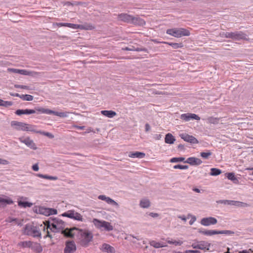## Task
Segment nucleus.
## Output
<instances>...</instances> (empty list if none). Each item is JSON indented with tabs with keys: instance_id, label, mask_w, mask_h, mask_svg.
Segmentation results:
<instances>
[{
	"instance_id": "1",
	"label": "nucleus",
	"mask_w": 253,
	"mask_h": 253,
	"mask_svg": "<svg viewBox=\"0 0 253 253\" xmlns=\"http://www.w3.org/2000/svg\"><path fill=\"white\" fill-rule=\"evenodd\" d=\"M65 231L67 237L78 240L80 244L84 247H87L93 238L92 234L87 230L74 227L69 230L66 229Z\"/></svg>"
},
{
	"instance_id": "2",
	"label": "nucleus",
	"mask_w": 253,
	"mask_h": 253,
	"mask_svg": "<svg viewBox=\"0 0 253 253\" xmlns=\"http://www.w3.org/2000/svg\"><path fill=\"white\" fill-rule=\"evenodd\" d=\"M38 112L41 114H53L55 116L61 118H66L68 117L69 113L67 112H57L48 109H45L41 107H36L35 109H18L15 112L17 115L20 116L23 114L29 115L34 114Z\"/></svg>"
},
{
	"instance_id": "3",
	"label": "nucleus",
	"mask_w": 253,
	"mask_h": 253,
	"mask_svg": "<svg viewBox=\"0 0 253 253\" xmlns=\"http://www.w3.org/2000/svg\"><path fill=\"white\" fill-rule=\"evenodd\" d=\"M41 227L40 226H35L34 225L27 224L25 225L24 228V234L30 236L34 238H42V234L41 232Z\"/></svg>"
},
{
	"instance_id": "4",
	"label": "nucleus",
	"mask_w": 253,
	"mask_h": 253,
	"mask_svg": "<svg viewBox=\"0 0 253 253\" xmlns=\"http://www.w3.org/2000/svg\"><path fill=\"white\" fill-rule=\"evenodd\" d=\"M166 33L175 38H181L183 36H189L190 33L189 30L184 28H174L168 29Z\"/></svg>"
},
{
	"instance_id": "5",
	"label": "nucleus",
	"mask_w": 253,
	"mask_h": 253,
	"mask_svg": "<svg viewBox=\"0 0 253 253\" xmlns=\"http://www.w3.org/2000/svg\"><path fill=\"white\" fill-rule=\"evenodd\" d=\"M92 223L96 228L101 231H110L113 229V227L111 223L105 220H100L96 218H93Z\"/></svg>"
},
{
	"instance_id": "6",
	"label": "nucleus",
	"mask_w": 253,
	"mask_h": 253,
	"mask_svg": "<svg viewBox=\"0 0 253 253\" xmlns=\"http://www.w3.org/2000/svg\"><path fill=\"white\" fill-rule=\"evenodd\" d=\"M41 229L43 230L48 229V228L53 232H59L61 229H58L59 227H57L54 222L51 221V219L46 221L44 225L41 224L40 225Z\"/></svg>"
},
{
	"instance_id": "7",
	"label": "nucleus",
	"mask_w": 253,
	"mask_h": 253,
	"mask_svg": "<svg viewBox=\"0 0 253 253\" xmlns=\"http://www.w3.org/2000/svg\"><path fill=\"white\" fill-rule=\"evenodd\" d=\"M234 41L247 40L248 36L243 31L231 32V38Z\"/></svg>"
},
{
	"instance_id": "8",
	"label": "nucleus",
	"mask_w": 253,
	"mask_h": 253,
	"mask_svg": "<svg viewBox=\"0 0 253 253\" xmlns=\"http://www.w3.org/2000/svg\"><path fill=\"white\" fill-rule=\"evenodd\" d=\"M19 140L23 143H24L27 147L30 148L33 150H36L37 147L34 141L28 137L26 138L20 137L18 138Z\"/></svg>"
},
{
	"instance_id": "9",
	"label": "nucleus",
	"mask_w": 253,
	"mask_h": 253,
	"mask_svg": "<svg viewBox=\"0 0 253 253\" xmlns=\"http://www.w3.org/2000/svg\"><path fill=\"white\" fill-rule=\"evenodd\" d=\"M217 219L213 217H208L203 218L201 220V224L205 226H208L211 225H215L217 223Z\"/></svg>"
},
{
	"instance_id": "10",
	"label": "nucleus",
	"mask_w": 253,
	"mask_h": 253,
	"mask_svg": "<svg viewBox=\"0 0 253 253\" xmlns=\"http://www.w3.org/2000/svg\"><path fill=\"white\" fill-rule=\"evenodd\" d=\"M179 136L185 141L191 144H198L199 143V141L194 136L188 134L181 133L180 134Z\"/></svg>"
},
{
	"instance_id": "11",
	"label": "nucleus",
	"mask_w": 253,
	"mask_h": 253,
	"mask_svg": "<svg viewBox=\"0 0 253 253\" xmlns=\"http://www.w3.org/2000/svg\"><path fill=\"white\" fill-rule=\"evenodd\" d=\"M180 118L185 122H188L191 120L197 121L200 120V118L198 115L192 113L182 114L180 115Z\"/></svg>"
},
{
	"instance_id": "12",
	"label": "nucleus",
	"mask_w": 253,
	"mask_h": 253,
	"mask_svg": "<svg viewBox=\"0 0 253 253\" xmlns=\"http://www.w3.org/2000/svg\"><path fill=\"white\" fill-rule=\"evenodd\" d=\"M192 247L194 249L208 250L210 247V244L207 242L202 241L193 243Z\"/></svg>"
},
{
	"instance_id": "13",
	"label": "nucleus",
	"mask_w": 253,
	"mask_h": 253,
	"mask_svg": "<svg viewBox=\"0 0 253 253\" xmlns=\"http://www.w3.org/2000/svg\"><path fill=\"white\" fill-rule=\"evenodd\" d=\"M76 250V246L74 241H67L66 243L64 253H73Z\"/></svg>"
},
{
	"instance_id": "14",
	"label": "nucleus",
	"mask_w": 253,
	"mask_h": 253,
	"mask_svg": "<svg viewBox=\"0 0 253 253\" xmlns=\"http://www.w3.org/2000/svg\"><path fill=\"white\" fill-rule=\"evenodd\" d=\"M11 126L17 130H24L26 123L16 121H12L10 123Z\"/></svg>"
},
{
	"instance_id": "15",
	"label": "nucleus",
	"mask_w": 253,
	"mask_h": 253,
	"mask_svg": "<svg viewBox=\"0 0 253 253\" xmlns=\"http://www.w3.org/2000/svg\"><path fill=\"white\" fill-rule=\"evenodd\" d=\"M98 199L105 201L107 204L114 206L117 208L119 207V204L112 199L105 195H101L98 197Z\"/></svg>"
},
{
	"instance_id": "16",
	"label": "nucleus",
	"mask_w": 253,
	"mask_h": 253,
	"mask_svg": "<svg viewBox=\"0 0 253 253\" xmlns=\"http://www.w3.org/2000/svg\"><path fill=\"white\" fill-rule=\"evenodd\" d=\"M98 199L105 201L107 204L114 206L117 208L119 207V204L112 199L105 195H101L98 197Z\"/></svg>"
},
{
	"instance_id": "17",
	"label": "nucleus",
	"mask_w": 253,
	"mask_h": 253,
	"mask_svg": "<svg viewBox=\"0 0 253 253\" xmlns=\"http://www.w3.org/2000/svg\"><path fill=\"white\" fill-rule=\"evenodd\" d=\"M130 24L136 26H143L145 25L146 23L144 19L139 16L134 17L132 16Z\"/></svg>"
},
{
	"instance_id": "18",
	"label": "nucleus",
	"mask_w": 253,
	"mask_h": 253,
	"mask_svg": "<svg viewBox=\"0 0 253 253\" xmlns=\"http://www.w3.org/2000/svg\"><path fill=\"white\" fill-rule=\"evenodd\" d=\"M132 15L127 13H121L118 15L119 20L130 24Z\"/></svg>"
},
{
	"instance_id": "19",
	"label": "nucleus",
	"mask_w": 253,
	"mask_h": 253,
	"mask_svg": "<svg viewBox=\"0 0 253 253\" xmlns=\"http://www.w3.org/2000/svg\"><path fill=\"white\" fill-rule=\"evenodd\" d=\"M184 163H188L190 165H196L198 166L202 163V161L201 159L195 158V157H189L188 158Z\"/></svg>"
},
{
	"instance_id": "20",
	"label": "nucleus",
	"mask_w": 253,
	"mask_h": 253,
	"mask_svg": "<svg viewBox=\"0 0 253 253\" xmlns=\"http://www.w3.org/2000/svg\"><path fill=\"white\" fill-rule=\"evenodd\" d=\"M100 249L104 252H106L107 253H115V250L114 247L110 246V245L104 243L102 245L101 247L100 248Z\"/></svg>"
},
{
	"instance_id": "21",
	"label": "nucleus",
	"mask_w": 253,
	"mask_h": 253,
	"mask_svg": "<svg viewBox=\"0 0 253 253\" xmlns=\"http://www.w3.org/2000/svg\"><path fill=\"white\" fill-rule=\"evenodd\" d=\"M30 248L37 253H41L42 251V247L37 242H32Z\"/></svg>"
},
{
	"instance_id": "22",
	"label": "nucleus",
	"mask_w": 253,
	"mask_h": 253,
	"mask_svg": "<svg viewBox=\"0 0 253 253\" xmlns=\"http://www.w3.org/2000/svg\"><path fill=\"white\" fill-rule=\"evenodd\" d=\"M51 221L55 223L59 229H63L65 227L64 222L58 218H50Z\"/></svg>"
},
{
	"instance_id": "23",
	"label": "nucleus",
	"mask_w": 253,
	"mask_h": 253,
	"mask_svg": "<svg viewBox=\"0 0 253 253\" xmlns=\"http://www.w3.org/2000/svg\"><path fill=\"white\" fill-rule=\"evenodd\" d=\"M199 232L204 235L210 236H212L213 235L219 234L218 231L216 230H206L200 229Z\"/></svg>"
},
{
	"instance_id": "24",
	"label": "nucleus",
	"mask_w": 253,
	"mask_h": 253,
	"mask_svg": "<svg viewBox=\"0 0 253 253\" xmlns=\"http://www.w3.org/2000/svg\"><path fill=\"white\" fill-rule=\"evenodd\" d=\"M175 140L174 136L170 133H167L165 136V142L167 144H173Z\"/></svg>"
},
{
	"instance_id": "25",
	"label": "nucleus",
	"mask_w": 253,
	"mask_h": 253,
	"mask_svg": "<svg viewBox=\"0 0 253 253\" xmlns=\"http://www.w3.org/2000/svg\"><path fill=\"white\" fill-rule=\"evenodd\" d=\"M123 50H128V51H144L146 52H148V49L146 48H135L133 46H130L129 47H126L125 48H122Z\"/></svg>"
},
{
	"instance_id": "26",
	"label": "nucleus",
	"mask_w": 253,
	"mask_h": 253,
	"mask_svg": "<svg viewBox=\"0 0 253 253\" xmlns=\"http://www.w3.org/2000/svg\"><path fill=\"white\" fill-rule=\"evenodd\" d=\"M149 244L151 246L155 248H160L167 247V245L163 243L157 242L154 240H152L149 242Z\"/></svg>"
},
{
	"instance_id": "27",
	"label": "nucleus",
	"mask_w": 253,
	"mask_h": 253,
	"mask_svg": "<svg viewBox=\"0 0 253 253\" xmlns=\"http://www.w3.org/2000/svg\"><path fill=\"white\" fill-rule=\"evenodd\" d=\"M145 156V154L140 152H131L128 154V156L130 158H143Z\"/></svg>"
},
{
	"instance_id": "28",
	"label": "nucleus",
	"mask_w": 253,
	"mask_h": 253,
	"mask_svg": "<svg viewBox=\"0 0 253 253\" xmlns=\"http://www.w3.org/2000/svg\"><path fill=\"white\" fill-rule=\"evenodd\" d=\"M101 114L109 118H112L116 115V113L112 110H102L101 111Z\"/></svg>"
},
{
	"instance_id": "29",
	"label": "nucleus",
	"mask_w": 253,
	"mask_h": 253,
	"mask_svg": "<svg viewBox=\"0 0 253 253\" xmlns=\"http://www.w3.org/2000/svg\"><path fill=\"white\" fill-rule=\"evenodd\" d=\"M226 175L227 178L233 181V182L235 184H238L239 183V180L236 177L234 173L233 172H229L226 173Z\"/></svg>"
},
{
	"instance_id": "30",
	"label": "nucleus",
	"mask_w": 253,
	"mask_h": 253,
	"mask_svg": "<svg viewBox=\"0 0 253 253\" xmlns=\"http://www.w3.org/2000/svg\"><path fill=\"white\" fill-rule=\"evenodd\" d=\"M13 203V201L10 198H4L0 196V204L1 205H11Z\"/></svg>"
},
{
	"instance_id": "31",
	"label": "nucleus",
	"mask_w": 253,
	"mask_h": 253,
	"mask_svg": "<svg viewBox=\"0 0 253 253\" xmlns=\"http://www.w3.org/2000/svg\"><path fill=\"white\" fill-rule=\"evenodd\" d=\"M163 43L171 46L173 49H178L179 48H182L183 46V44L181 42L176 43V42H163Z\"/></svg>"
},
{
	"instance_id": "32",
	"label": "nucleus",
	"mask_w": 253,
	"mask_h": 253,
	"mask_svg": "<svg viewBox=\"0 0 253 253\" xmlns=\"http://www.w3.org/2000/svg\"><path fill=\"white\" fill-rule=\"evenodd\" d=\"M140 207L142 208H148L150 206V202L147 199H142L139 203Z\"/></svg>"
},
{
	"instance_id": "33",
	"label": "nucleus",
	"mask_w": 253,
	"mask_h": 253,
	"mask_svg": "<svg viewBox=\"0 0 253 253\" xmlns=\"http://www.w3.org/2000/svg\"><path fill=\"white\" fill-rule=\"evenodd\" d=\"M31 244H32V241H26L23 242H20L18 244V246L22 248H30Z\"/></svg>"
},
{
	"instance_id": "34",
	"label": "nucleus",
	"mask_w": 253,
	"mask_h": 253,
	"mask_svg": "<svg viewBox=\"0 0 253 253\" xmlns=\"http://www.w3.org/2000/svg\"><path fill=\"white\" fill-rule=\"evenodd\" d=\"M36 175L40 178H44V179H47L49 180H56L58 179V177L57 176H50L47 175L46 174H37Z\"/></svg>"
},
{
	"instance_id": "35",
	"label": "nucleus",
	"mask_w": 253,
	"mask_h": 253,
	"mask_svg": "<svg viewBox=\"0 0 253 253\" xmlns=\"http://www.w3.org/2000/svg\"><path fill=\"white\" fill-rule=\"evenodd\" d=\"M39 211L38 212L40 214H43L45 216H48V211H49V208H45L43 207H40L39 208Z\"/></svg>"
},
{
	"instance_id": "36",
	"label": "nucleus",
	"mask_w": 253,
	"mask_h": 253,
	"mask_svg": "<svg viewBox=\"0 0 253 253\" xmlns=\"http://www.w3.org/2000/svg\"><path fill=\"white\" fill-rule=\"evenodd\" d=\"M19 74L23 75L34 76L35 75L38 74V73L29 71L24 69H20V71H19Z\"/></svg>"
},
{
	"instance_id": "37",
	"label": "nucleus",
	"mask_w": 253,
	"mask_h": 253,
	"mask_svg": "<svg viewBox=\"0 0 253 253\" xmlns=\"http://www.w3.org/2000/svg\"><path fill=\"white\" fill-rule=\"evenodd\" d=\"M35 127L36 126H35L26 124L24 131H31L37 133L38 131L35 129Z\"/></svg>"
},
{
	"instance_id": "38",
	"label": "nucleus",
	"mask_w": 253,
	"mask_h": 253,
	"mask_svg": "<svg viewBox=\"0 0 253 253\" xmlns=\"http://www.w3.org/2000/svg\"><path fill=\"white\" fill-rule=\"evenodd\" d=\"M220 119L219 118H215L213 117H210L207 118V121L210 124H217L219 122Z\"/></svg>"
},
{
	"instance_id": "39",
	"label": "nucleus",
	"mask_w": 253,
	"mask_h": 253,
	"mask_svg": "<svg viewBox=\"0 0 253 253\" xmlns=\"http://www.w3.org/2000/svg\"><path fill=\"white\" fill-rule=\"evenodd\" d=\"M75 211L73 210H70L68 211L67 212H65L63 213L62 215L63 216L67 217L72 219H74V214H75Z\"/></svg>"
},
{
	"instance_id": "40",
	"label": "nucleus",
	"mask_w": 253,
	"mask_h": 253,
	"mask_svg": "<svg viewBox=\"0 0 253 253\" xmlns=\"http://www.w3.org/2000/svg\"><path fill=\"white\" fill-rule=\"evenodd\" d=\"M18 205L24 208L31 207L32 206V203L26 201H19L18 202Z\"/></svg>"
},
{
	"instance_id": "41",
	"label": "nucleus",
	"mask_w": 253,
	"mask_h": 253,
	"mask_svg": "<svg viewBox=\"0 0 253 253\" xmlns=\"http://www.w3.org/2000/svg\"><path fill=\"white\" fill-rule=\"evenodd\" d=\"M221 173V170L216 168H211V169L210 175L212 176H217Z\"/></svg>"
},
{
	"instance_id": "42",
	"label": "nucleus",
	"mask_w": 253,
	"mask_h": 253,
	"mask_svg": "<svg viewBox=\"0 0 253 253\" xmlns=\"http://www.w3.org/2000/svg\"><path fill=\"white\" fill-rule=\"evenodd\" d=\"M234 206H235L238 207L246 208V207H249L250 205L247 203H244V202H240V201H234Z\"/></svg>"
},
{
	"instance_id": "43",
	"label": "nucleus",
	"mask_w": 253,
	"mask_h": 253,
	"mask_svg": "<svg viewBox=\"0 0 253 253\" xmlns=\"http://www.w3.org/2000/svg\"><path fill=\"white\" fill-rule=\"evenodd\" d=\"M217 203L223 204L224 205H232L234 206V201L227 200H221L217 201Z\"/></svg>"
},
{
	"instance_id": "44",
	"label": "nucleus",
	"mask_w": 253,
	"mask_h": 253,
	"mask_svg": "<svg viewBox=\"0 0 253 253\" xmlns=\"http://www.w3.org/2000/svg\"><path fill=\"white\" fill-rule=\"evenodd\" d=\"M20 98L23 100L26 101H32L34 99V97L29 94H21Z\"/></svg>"
},
{
	"instance_id": "45",
	"label": "nucleus",
	"mask_w": 253,
	"mask_h": 253,
	"mask_svg": "<svg viewBox=\"0 0 253 253\" xmlns=\"http://www.w3.org/2000/svg\"><path fill=\"white\" fill-rule=\"evenodd\" d=\"M218 233L219 234H225L229 236H232L235 234L234 231L228 230L218 231Z\"/></svg>"
},
{
	"instance_id": "46",
	"label": "nucleus",
	"mask_w": 253,
	"mask_h": 253,
	"mask_svg": "<svg viewBox=\"0 0 253 253\" xmlns=\"http://www.w3.org/2000/svg\"><path fill=\"white\" fill-rule=\"evenodd\" d=\"M167 242L168 243V244H173L175 246H181L182 244H183V242L182 241H172V240H169V238H168L166 240Z\"/></svg>"
},
{
	"instance_id": "47",
	"label": "nucleus",
	"mask_w": 253,
	"mask_h": 253,
	"mask_svg": "<svg viewBox=\"0 0 253 253\" xmlns=\"http://www.w3.org/2000/svg\"><path fill=\"white\" fill-rule=\"evenodd\" d=\"M80 25L78 24H75L70 23H66V27L73 29H79L80 27Z\"/></svg>"
},
{
	"instance_id": "48",
	"label": "nucleus",
	"mask_w": 253,
	"mask_h": 253,
	"mask_svg": "<svg viewBox=\"0 0 253 253\" xmlns=\"http://www.w3.org/2000/svg\"><path fill=\"white\" fill-rule=\"evenodd\" d=\"M12 105L13 102L12 101H4L3 100H1V106L8 107L9 106H12Z\"/></svg>"
},
{
	"instance_id": "49",
	"label": "nucleus",
	"mask_w": 253,
	"mask_h": 253,
	"mask_svg": "<svg viewBox=\"0 0 253 253\" xmlns=\"http://www.w3.org/2000/svg\"><path fill=\"white\" fill-rule=\"evenodd\" d=\"M185 160V158L183 157H174L170 159V162L171 163H177L178 162H183Z\"/></svg>"
},
{
	"instance_id": "50",
	"label": "nucleus",
	"mask_w": 253,
	"mask_h": 253,
	"mask_svg": "<svg viewBox=\"0 0 253 253\" xmlns=\"http://www.w3.org/2000/svg\"><path fill=\"white\" fill-rule=\"evenodd\" d=\"M37 133L46 136L50 138H53L54 137V135L52 133L48 132L39 131H37Z\"/></svg>"
},
{
	"instance_id": "51",
	"label": "nucleus",
	"mask_w": 253,
	"mask_h": 253,
	"mask_svg": "<svg viewBox=\"0 0 253 253\" xmlns=\"http://www.w3.org/2000/svg\"><path fill=\"white\" fill-rule=\"evenodd\" d=\"M75 220L83 221V218L81 214L77 212H75L74 214V219Z\"/></svg>"
},
{
	"instance_id": "52",
	"label": "nucleus",
	"mask_w": 253,
	"mask_h": 253,
	"mask_svg": "<svg viewBox=\"0 0 253 253\" xmlns=\"http://www.w3.org/2000/svg\"><path fill=\"white\" fill-rule=\"evenodd\" d=\"M212 153L209 151L207 152H201L200 153L201 156L204 159H208L210 156L211 155Z\"/></svg>"
},
{
	"instance_id": "53",
	"label": "nucleus",
	"mask_w": 253,
	"mask_h": 253,
	"mask_svg": "<svg viewBox=\"0 0 253 253\" xmlns=\"http://www.w3.org/2000/svg\"><path fill=\"white\" fill-rule=\"evenodd\" d=\"M220 36L222 38H231V32H221L220 33Z\"/></svg>"
},
{
	"instance_id": "54",
	"label": "nucleus",
	"mask_w": 253,
	"mask_h": 253,
	"mask_svg": "<svg viewBox=\"0 0 253 253\" xmlns=\"http://www.w3.org/2000/svg\"><path fill=\"white\" fill-rule=\"evenodd\" d=\"M188 168V166L187 165H176L173 166V169H186Z\"/></svg>"
},
{
	"instance_id": "55",
	"label": "nucleus",
	"mask_w": 253,
	"mask_h": 253,
	"mask_svg": "<svg viewBox=\"0 0 253 253\" xmlns=\"http://www.w3.org/2000/svg\"><path fill=\"white\" fill-rule=\"evenodd\" d=\"M57 213V211L56 210L52 208H49L48 211V216L50 215L56 214Z\"/></svg>"
},
{
	"instance_id": "56",
	"label": "nucleus",
	"mask_w": 253,
	"mask_h": 253,
	"mask_svg": "<svg viewBox=\"0 0 253 253\" xmlns=\"http://www.w3.org/2000/svg\"><path fill=\"white\" fill-rule=\"evenodd\" d=\"M188 216L189 217V216H191V219H190V220L189 221V224L190 225H192L194 222L196 221V217L194 215H191V214H188Z\"/></svg>"
},
{
	"instance_id": "57",
	"label": "nucleus",
	"mask_w": 253,
	"mask_h": 253,
	"mask_svg": "<svg viewBox=\"0 0 253 253\" xmlns=\"http://www.w3.org/2000/svg\"><path fill=\"white\" fill-rule=\"evenodd\" d=\"M14 87L17 88H22V89H29V86H28L27 85H24L15 84L14 85Z\"/></svg>"
},
{
	"instance_id": "58",
	"label": "nucleus",
	"mask_w": 253,
	"mask_h": 253,
	"mask_svg": "<svg viewBox=\"0 0 253 253\" xmlns=\"http://www.w3.org/2000/svg\"><path fill=\"white\" fill-rule=\"evenodd\" d=\"M32 169L33 170L35 171H38L39 169V167L38 164H35L32 166Z\"/></svg>"
},
{
	"instance_id": "59",
	"label": "nucleus",
	"mask_w": 253,
	"mask_h": 253,
	"mask_svg": "<svg viewBox=\"0 0 253 253\" xmlns=\"http://www.w3.org/2000/svg\"><path fill=\"white\" fill-rule=\"evenodd\" d=\"M149 215H150V216H151L152 217L156 218V217H158L159 214L157 213L150 212L149 213Z\"/></svg>"
},
{
	"instance_id": "60",
	"label": "nucleus",
	"mask_w": 253,
	"mask_h": 253,
	"mask_svg": "<svg viewBox=\"0 0 253 253\" xmlns=\"http://www.w3.org/2000/svg\"><path fill=\"white\" fill-rule=\"evenodd\" d=\"M177 148L178 150L181 151H183L185 149L184 146L181 144H180L177 146Z\"/></svg>"
},
{
	"instance_id": "61",
	"label": "nucleus",
	"mask_w": 253,
	"mask_h": 253,
	"mask_svg": "<svg viewBox=\"0 0 253 253\" xmlns=\"http://www.w3.org/2000/svg\"><path fill=\"white\" fill-rule=\"evenodd\" d=\"M7 163H8L7 161L0 158V164L6 165V164H7Z\"/></svg>"
},
{
	"instance_id": "62",
	"label": "nucleus",
	"mask_w": 253,
	"mask_h": 253,
	"mask_svg": "<svg viewBox=\"0 0 253 253\" xmlns=\"http://www.w3.org/2000/svg\"><path fill=\"white\" fill-rule=\"evenodd\" d=\"M67 23H57L56 24L58 27H66Z\"/></svg>"
},
{
	"instance_id": "63",
	"label": "nucleus",
	"mask_w": 253,
	"mask_h": 253,
	"mask_svg": "<svg viewBox=\"0 0 253 253\" xmlns=\"http://www.w3.org/2000/svg\"><path fill=\"white\" fill-rule=\"evenodd\" d=\"M162 135L160 134H155L154 138L156 140H160L162 138Z\"/></svg>"
},
{
	"instance_id": "64",
	"label": "nucleus",
	"mask_w": 253,
	"mask_h": 253,
	"mask_svg": "<svg viewBox=\"0 0 253 253\" xmlns=\"http://www.w3.org/2000/svg\"><path fill=\"white\" fill-rule=\"evenodd\" d=\"M145 131H148L150 130V125L148 123L145 124Z\"/></svg>"
}]
</instances>
